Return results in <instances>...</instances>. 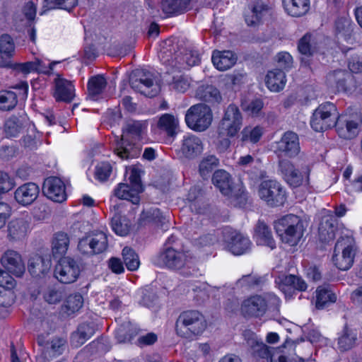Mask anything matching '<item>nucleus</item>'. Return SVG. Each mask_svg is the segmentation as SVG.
Listing matches in <instances>:
<instances>
[{
  "mask_svg": "<svg viewBox=\"0 0 362 362\" xmlns=\"http://www.w3.org/2000/svg\"><path fill=\"white\" fill-rule=\"evenodd\" d=\"M263 278L255 275L248 274L243 276L238 280V284L241 286H246L248 288H255L263 283Z\"/></svg>",
  "mask_w": 362,
  "mask_h": 362,
  "instance_id": "62",
  "label": "nucleus"
},
{
  "mask_svg": "<svg viewBox=\"0 0 362 362\" xmlns=\"http://www.w3.org/2000/svg\"><path fill=\"white\" fill-rule=\"evenodd\" d=\"M279 168L286 182L293 187H297L304 182H308L311 167L309 162L300 165V169H298L288 160H280Z\"/></svg>",
  "mask_w": 362,
  "mask_h": 362,
  "instance_id": "9",
  "label": "nucleus"
},
{
  "mask_svg": "<svg viewBox=\"0 0 362 362\" xmlns=\"http://www.w3.org/2000/svg\"><path fill=\"white\" fill-rule=\"evenodd\" d=\"M159 258L166 267L173 269L189 267L192 261V257L188 252L178 251L171 247H167Z\"/></svg>",
  "mask_w": 362,
  "mask_h": 362,
  "instance_id": "18",
  "label": "nucleus"
},
{
  "mask_svg": "<svg viewBox=\"0 0 362 362\" xmlns=\"http://www.w3.org/2000/svg\"><path fill=\"white\" fill-rule=\"evenodd\" d=\"M212 62L220 71L231 68L237 62L235 54L230 50H214L212 54Z\"/></svg>",
  "mask_w": 362,
  "mask_h": 362,
  "instance_id": "29",
  "label": "nucleus"
},
{
  "mask_svg": "<svg viewBox=\"0 0 362 362\" xmlns=\"http://www.w3.org/2000/svg\"><path fill=\"white\" fill-rule=\"evenodd\" d=\"M192 0H162L160 8L167 15H179L187 11Z\"/></svg>",
  "mask_w": 362,
  "mask_h": 362,
  "instance_id": "32",
  "label": "nucleus"
},
{
  "mask_svg": "<svg viewBox=\"0 0 362 362\" xmlns=\"http://www.w3.org/2000/svg\"><path fill=\"white\" fill-rule=\"evenodd\" d=\"M15 186V182L9 175L4 172H0V194L10 191Z\"/></svg>",
  "mask_w": 362,
  "mask_h": 362,
  "instance_id": "64",
  "label": "nucleus"
},
{
  "mask_svg": "<svg viewBox=\"0 0 362 362\" xmlns=\"http://www.w3.org/2000/svg\"><path fill=\"white\" fill-rule=\"evenodd\" d=\"M241 134L243 141H249L252 143H257L262 136L263 129L259 126L254 128L246 127L243 129Z\"/></svg>",
  "mask_w": 362,
  "mask_h": 362,
  "instance_id": "55",
  "label": "nucleus"
},
{
  "mask_svg": "<svg viewBox=\"0 0 362 362\" xmlns=\"http://www.w3.org/2000/svg\"><path fill=\"white\" fill-rule=\"evenodd\" d=\"M327 83L337 91L351 92L356 87L354 75L346 69H337L329 72L327 75Z\"/></svg>",
  "mask_w": 362,
  "mask_h": 362,
  "instance_id": "17",
  "label": "nucleus"
},
{
  "mask_svg": "<svg viewBox=\"0 0 362 362\" xmlns=\"http://www.w3.org/2000/svg\"><path fill=\"white\" fill-rule=\"evenodd\" d=\"M28 125V122L23 117L11 116L4 124V133L6 137L12 138L23 134Z\"/></svg>",
  "mask_w": 362,
  "mask_h": 362,
  "instance_id": "31",
  "label": "nucleus"
},
{
  "mask_svg": "<svg viewBox=\"0 0 362 362\" xmlns=\"http://www.w3.org/2000/svg\"><path fill=\"white\" fill-rule=\"evenodd\" d=\"M123 262L131 272L138 269L140 260L138 254L131 247H124L122 252Z\"/></svg>",
  "mask_w": 362,
  "mask_h": 362,
  "instance_id": "47",
  "label": "nucleus"
},
{
  "mask_svg": "<svg viewBox=\"0 0 362 362\" xmlns=\"http://www.w3.org/2000/svg\"><path fill=\"white\" fill-rule=\"evenodd\" d=\"M224 238L228 250L235 255H240L250 248L249 238L235 230H225Z\"/></svg>",
  "mask_w": 362,
  "mask_h": 362,
  "instance_id": "20",
  "label": "nucleus"
},
{
  "mask_svg": "<svg viewBox=\"0 0 362 362\" xmlns=\"http://www.w3.org/2000/svg\"><path fill=\"white\" fill-rule=\"evenodd\" d=\"M300 151L299 138L298 134L293 132H286L281 139L276 142V152L279 156L291 158L297 156Z\"/></svg>",
  "mask_w": 362,
  "mask_h": 362,
  "instance_id": "19",
  "label": "nucleus"
},
{
  "mask_svg": "<svg viewBox=\"0 0 362 362\" xmlns=\"http://www.w3.org/2000/svg\"><path fill=\"white\" fill-rule=\"evenodd\" d=\"M1 263L8 272L18 277L21 276L25 271L21 254L13 250H8L2 255Z\"/></svg>",
  "mask_w": 362,
  "mask_h": 362,
  "instance_id": "22",
  "label": "nucleus"
},
{
  "mask_svg": "<svg viewBox=\"0 0 362 362\" xmlns=\"http://www.w3.org/2000/svg\"><path fill=\"white\" fill-rule=\"evenodd\" d=\"M83 298L79 293H74L69 295L66 299L62 307L63 313L67 315H72L78 312L83 306Z\"/></svg>",
  "mask_w": 362,
  "mask_h": 362,
  "instance_id": "45",
  "label": "nucleus"
},
{
  "mask_svg": "<svg viewBox=\"0 0 362 362\" xmlns=\"http://www.w3.org/2000/svg\"><path fill=\"white\" fill-rule=\"evenodd\" d=\"M206 328V321L204 316L196 310L182 312L175 322L177 334L187 339L201 334Z\"/></svg>",
  "mask_w": 362,
  "mask_h": 362,
  "instance_id": "3",
  "label": "nucleus"
},
{
  "mask_svg": "<svg viewBox=\"0 0 362 362\" xmlns=\"http://www.w3.org/2000/svg\"><path fill=\"white\" fill-rule=\"evenodd\" d=\"M158 57L163 64L179 69L195 66L200 62L197 51L187 48L178 49V46L170 40L164 42Z\"/></svg>",
  "mask_w": 362,
  "mask_h": 362,
  "instance_id": "2",
  "label": "nucleus"
},
{
  "mask_svg": "<svg viewBox=\"0 0 362 362\" xmlns=\"http://www.w3.org/2000/svg\"><path fill=\"white\" fill-rule=\"evenodd\" d=\"M247 344L251 348L252 354L257 362H303L298 356L287 357L284 355H278L276 350L263 342L257 341L256 336L252 332L245 334Z\"/></svg>",
  "mask_w": 362,
  "mask_h": 362,
  "instance_id": "5",
  "label": "nucleus"
},
{
  "mask_svg": "<svg viewBox=\"0 0 362 362\" xmlns=\"http://www.w3.org/2000/svg\"><path fill=\"white\" fill-rule=\"evenodd\" d=\"M286 287L293 288L300 291H305L307 289V284L300 277L289 274L283 275L280 277L279 288L285 291Z\"/></svg>",
  "mask_w": 362,
  "mask_h": 362,
  "instance_id": "43",
  "label": "nucleus"
},
{
  "mask_svg": "<svg viewBox=\"0 0 362 362\" xmlns=\"http://www.w3.org/2000/svg\"><path fill=\"white\" fill-rule=\"evenodd\" d=\"M178 125V119L168 113L162 115L157 122V128L169 136H174L176 134Z\"/></svg>",
  "mask_w": 362,
  "mask_h": 362,
  "instance_id": "38",
  "label": "nucleus"
},
{
  "mask_svg": "<svg viewBox=\"0 0 362 362\" xmlns=\"http://www.w3.org/2000/svg\"><path fill=\"white\" fill-rule=\"evenodd\" d=\"M39 63L37 62H27L25 63H16L11 65L12 68L23 74H28L33 71H45L42 69H39Z\"/></svg>",
  "mask_w": 362,
  "mask_h": 362,
  "instance_id": "58",
  "label": "nucleus"
},
{
  "mask_svg": "<svg viewBox=\"0 0 362 362\" xmlns=\"http://www.w3.org/2000/svg\"><path fill=\"white\" fill-rule=\"evenodd\" d=\"M139 329L128 322L127 324H124L121 325L116 331V338L118 341L122 342H127L130 341L134 336L139 334Z\"/></svg>",
  "mask_w": 362,
  "mask_h": 362,
  "instance_id": "48",
  "label": "nucleus"
},
{
  "mask_svg": "<svg viewBox=\"0 0 362 362\" xmlns=\"http://www.w3.org/2000/svg\"><path fill=\"white\" fill-rule=\"evenodd\" d=\"M18 103L16 94L10 90L0 91V110L9 111L13 109Z\"/></svg>",
  "mask_w": 362,
  "mask_h": 362,
  "instance_id": "52",
  "label": "nucleus"
},
{
  "mask_svg": "<svg viewBox=\"0 0 362 362\" xmlns=\"http://www.w3.org/2000/svg\"><path fill=\"white\" fill-rule=\"evenodd\" d=\"M243 117L239 108L233 104L229 105L218 127L220 136L234 137L241 129Z\"/></svg>",
  "mask_w": 362,
  "mask_h": 362,
  "instance_id": "11",
  "label": "nucleus"
},
{
  "mask_svg": "<svg viewBox=\"0 0 362 362\" xmlns=\"http://www.w3.org/2000/svg\"><path fill=\"white\" fill-rule=\"evenodd\" d=\"M274 228L281 241L290 246L296 245L304 233L303 221L293 214H288L275 221Z\"/></svg>",
  "mask_w": 362,
  "mask_h": 362,
  "instance_id": "4",
  "label": "nucleus"
},
{
  "mask_svg": "<svg viewBox=\"0 0 362 362\" xmlns=\"http://www.w3.org/2000/svg\"><path fill=\"white\" fill-rule=\"evenodd\" d=\"M40 193L38 185L34 182L25 183L18 187L14 192V199L21 206L33 204Z\"/></svg>",
  "mask_w": 362,
  "mask_h": 362,
  "instance_id": "23",
  "label": "nucleus"
},
{
  "mask_svg": "<svg viewBox=\"0 0 362 362\" xmlns=\"http://www.w3.org/2000/svg\"><path fill=\"white\" fill-rule=\"evenodd\" d=\"M95 332L93 327L89 323H83L78 327L77 332L72 335V341L76 346L83 344Z\"/></svg>",
  "mask_w": 362,
  "mask_h": 362,
  "instance_id": "46",
  "label": "nucleus"
},
{
  "mask_svg": "<svg viewBox=\"0 0 362 362\" xmlns=\"http://www.w3.org/2000/svg\"><path fill=\"white\" fill-rule=\"evenodd\" d=\"M351 242L350 237H341L335 245L332 261L340 270L349 269L354 263L355 252Z\"/></svg>",
  "mask_w": 362,
  "mask_h": 362,
  "instance_id": "12",
  "label": "nucleus"
},
{
  "mask_svg": "<svg viewBox=\"0 0 362 362\" xmlns=\"http://www.w3.org/2000/svg\"><path fill=\"white\" fill-rule=\"evenodd\" d=\"M269 303L278 308L280 300L272 293H266L264 296H252L242 302L241 315L246 318H259L266 313Z\"/></svg>",
  "mask_w": 362,
  "mask_h": 362,
  "instance_id": "6",
  "label": "nucleus"
},
{
  "mask_svg": "<svg viewBox=\"0 0 362 362\" xmlns=\"http://www.w3.org/2000/svg\"><path fill=\"white\" fill-rule=\"evenodd\" d=\"M356 339V334L345 327L343 334L338 339V349L341 351H348L354 346Z\"/></svg>",
  "mask_w": 362,
  "mask_h": 362,
  "instance_id": "50",
  "label": "nucleus"
},
{
  "mask_svg": "<svg viewBox=\"0 0 362 362\" xmlns=\"http://www.w3.org/2000/svg\"><path fill=\"white\" fill-rule=\"evenodd\" d=\"M195 96L199 100L211 103H219L222 100L219 90L212 85L199 86L196 90Z\"/></svg>",
  "mask_w": 362,
  "mask_h": 362,
  "instance_id": "35",
  "label": "nucleus"
},
{
  "mask_svg": "<svg viewBox=\"0 0 362 362\" xmlns=\"http://www.w3.org/2000/svg\"><path fill=\"white\" fill-rule=\"evenodd\" d=\"M29 230V222L23 218L13 219L8 225V235L13 240L24 238Z\"/></svg>",
  "mask_w": 362,
  "mask_h": 362,
  "instance_id": "33",
  "label": "nucleus"
},
{
  "mask_svg": "<svg viewBox=\"0 0 362 362\" xmlns=\"http://www.w3.org/2000/svg\"><path fill=\"white\" fill-rule=\"evenodd\" d=\"M213 184L219 189L221 192L230 197H236L232 189V179L230 174L224 170H218L212 176Z\"/></svg>",
  "mask_w": 362,
  "mask_h": 362,
  "instance_id": "30",
  "label": "nucleus"
},
{
  "mask_svg": "<svg viewBox=\"0 0 362 362\" xmlns=\"http://www.w3.org/2000/svg\"><path fill=\"white\" fill-rule=\"evenodd\" d=\"M261 199L272 207L283 206L286 200V191L276 180H264L261 182L259 190Z\"/></svg>",
  "mask_w": 362,
  "mask_h": 362,
  "instance_id": "13",
  "label": "nucleus"
},
{
  "mask_svg": "<svg viewBox=\"0 0 362 362\" xmlns=\"http://www.w3.org/2000/svg\"><path fill=\"white\" fill-rule=\"evenodd\" d=\"M202 139L195 135H187L182 140L180 152L182 156L187 159H194L203 151Z\"/></svg>",
  "mask_w": 362,
  "mask_h": 362,
  "instance_id": "25",
  "label": "nucleus"
},
{
  "mask_svg": "<svg viewBox=\"0 0 362 362\" xmlns=\"http://www.w3.org/2000/svg\"><path fill=\"white\" fill-rule=\"evenodd\" d=\"M287 13L294 17L305 15L310 8V0H283Z\"/></svg>",
  "mask_w": 362,
  "mask_h": 362,
  "instance_id": "36",
  "label": "nucleus"
},
{
  "mask_svg": "<svg viewBox=\"0 0 362 362\" xmlns=\"http://www.w3.org/2000/svg\"><path fill=\"white\" fill-rule=\"evenodd\" d=\"M69 238L66 233L58 232L54 234L52 242V251L54 257L65 255L69 246Z\"/></svg>",
  "mask_w": 362,
  "mask_h": 362,
  "instance_id": "39",
  "label": "nucleus"
},
{
  "mask_svg": "<svg viewBox=\"0 0 362 362\" xmlns=\"http://www.w3.org/2000/svg\"><path fill=\"white\" fill-rule=\"evenodd\" d=\"M187 126L196 132H204L211 124L213 114L210 107L204 103L191 106L186 112Z\"/></svg>",
  "mask_w": 362,
  "mask_h": 362,
  "instance_id": "7",
  "label": "nucleus"
},
{
  "mask_svg": "<svg viewBox=\"0 0 362 362\" xmlns=\"http://www.w3.org/2000/svg\"><path fill=\"white\" fill-rule=\"evenodd\" d=\"M63 297L62 291L54 288H49L43 293L45 300L49 304L58 303L62 300Z\"/></svg>",
  "mask_w": 362,
  "mask_h": 362,
  "instance_id": "61",
  "label": "nucleus"
},
{
  "mask_svg": "<svg viewBox=\"0 0 362 362\" xmlns=\"http://www.w3.org/2000/svg\"><path fill=\"white\" fill-rule=\"evenodd\" d=\"M140 193L139 192H136L134 187L127 183H119L114 190L115 197L120 199L128 200L134 204H139L140 200L139 194Z\"/></svg>",
  "mask_w": 362,
  "mask_h": 362,
  "instance_id": "40",
  "label": "nucleus"
},
{
  "mask_svg": "<svg viewBox=\"0 0 362 362\" xmlns=\"http://www.w3.org/2000/svg\"><path fill=\"white\" fill-rule=\"evenodd\" d=\"M42 192L48 199L55 202L62 203L66 199L65 185L57 177H49L45 179Z\"/></svg>",
  "mask_w": 362,
  "mask_h": 362,
  "instance_id": "21",
  "label": "nucleus"
},
{
  "mask_svg": "<svg viewBox=\"0 0 362 362\" xmlns=\"http://www.w3.org/2000/svg\"><path fill=\"white\" fill-rule=\"evenodd\" d=\"M191 80L185 75L173 76L172 82L170 83L171 89L178 92L185 93L190 86Z\"/></svg>",
  "mask_w": 362,
  "mask_h": 362,
  "instance_id": "54",
  "label": "nucleus"
},
{
  "mask_svg": "<svg viewBox=\"0 0 362 362\" xmlns=\"http://www.w3.org/2000/svg\"><path fill=\"white\" fill-rule=\"evenodd\" d=\"M337 220L333 215H326L322 217L319 228V239L323 243H329L335 238Z\"/></svg>",
  "mask_w": 362,
  "mask_h": 362,
  "instance_id": "27",
  "label": "nucleus"
},
{
  "mask_svg": "<svg viewBox=\"0 0 362 362\" xmlns=\"http://www.w3.org/2000/svg\"><path fill=\"white\" fill-rule=\"evenodd\" d=\"M361 124V114L353 112L338 115L334 127L341 138L352 139L358 135Z\"/></svg>",
  "mask_w": 362,
  "mask_h": 362,
  "instance_id": "14",
  "label": "nucleus"
},
{
  "mask_svg": "<svg viewBox=\"0 0 362 362\" xmlns=\"http://www.w3.org/2000/svg\"><path fill=\"white\" fill-rule=\"evenodd\" d=\"M147 127L146 121L130 119L126 122L122 128L120 138L115 141V153L121 159H132L138 157L141 148L135 141L141 139Z\"/></svg>",
  "mask_w": 362,
  "mask_h": 362,
  "instance_id": "1",
  "label": "nucleus"
},
{
  "mask_svg": "<svg viewBox=\"0 0 362 362\" xmlns=\"http://www.w3.org/2000/svg\"><path fill=\"white\" fill-rule=\"evenodd\" d=\"M317 42L312 34L308 33L298 40V50L301 54L310 57L317 52Z\"/></svg>",
  "mask_w": 362,
  "mask_h": 362,
  "instance_id": "42",
  "label": "nucleus"
},
{
  "mask_svg": "<svg viewBox=\"0 0 362 362\" xmlns=\"http://www.w3.org/2000/svg\"><path fill=\"white\" fill-rule=\"evenodd\" d=\"M218 159L213 155L204 157L199 165V173L204 179H207L213 170L218 166Z\"/></svg>",
  "mask_w": 362,
  "mask_h": 362,
  "instance_id": "49",
  "label": "nucleus"
},
{
  "mask_svg": "<svg viewBox=\"0 0 362 362\" xmlns=\"http://www.w3.org/2000/svg\"><path fill=\"white\" fill-rule=\"evenodd\" d=\"M49 9L59 8L64 10H71L77 4V0H45Z\"/></svg>",
  "mask_w": 362,
  "mask_h": 362,
  "instance_id": "60",
  "label": "nucleus"
},
{
  "mask_svg": "<svg viewBox=\"0 0 362 362\" xmlns=\"http://www.w3.org/2000/svg\"><path fill=\"white\" fill-rule=\"evenodd\" d=\"M112 172V167L108 162H101L95 167V175L96 179L103 182L107 180Z\"/></svg>",
  "mask_w": 362,
  "mask_h": 362,
  "instance_id": "59",
  "label": "nucleus"
},
{
  "mask_svg": "<svg viewBox=\"0 0 362 362\" xmlns=\"http://www.w3.org/2000/svg\"><path fill=\"white\" fill-rule=\"evenodd\" d=\"M112 228L119 235H127L129 232V221L119 214H115L111 221Z\"/></svg>",
  "mask_w": 362,
  "mask_h": 362,
  "instance_id": "51",
  "label": "nucleus"
},
{
  "mask_svg": "<svg viewBox=\"0 0 362 362\" xmlns=\"http://www.w3.org/2000/svg\"><path fill=\"white\" fill-rule=\"evenodd\" d=\"M337 116V109L333 103H322L314 111L310 125L315 132L326 131L334 127Z\"/></svg>",
  "mask_w": 362,
  "mask_h": 362,
  "instance_id": "8",
  "label": "nucleus"
},
{
  "mask_svg": "<svg viewBox=\"0 0 362 362\" xmlns=\"http://www.w3.org/2000/svg\"><path fill=\"white\" fill-rule=\"evenodd\" d=\"M337 300V296L329 288L319 286L316 290L315 306L317 309H323Z\"/></svg>",
  "mask_w": 362,
  "mask_h": 362,
  "instance_id": "41",
  "label": "nucleus"
},
{
  "mask_svg": "<svg viewBox=\"0 0 362 362\" xmlns=\"http://www.w3.org/2000/svg\"><path fill=\"white\" fill-rule=\"evenodd\" d=\"M266 84L271 91L281 90L286 84L285 73L279 69L269 71L266 76Z\"/></svg>",
  "mask_w": 362,
  "mask_h": 362,
  "instance_id": "37",
  "label": "nucleus"
},
{
  "mask_svg": "<svg viewBox=\"0 0 362 362\" xmlns=\"http://www.w3.org/2000/svg\"><path fill=\"white\" fill-rule=\"evenodd\" d=\"M74 95V86L72 83L58 76L54 79V97L56 100L70 103Z\"/></svg>",
  "mask_w": 362,
  "mask_h": 362,
  "instance_id": "26",
  "label": "nucleus"
},
{
  "mask_svg": "<svg viewBox=\"0 0 362 362\" xmlns=\"http://www.w3.org/2000/svg\"><path fill=\"white\" fill-rule=\"evenodd\" d=\"M255 233L258 245H266L271 249L276 247V243L273 238L272 231L265 223L259 221L256 225Z\"/></svg>",
  "mask_w": 362,
  "mask_h": 362,
  "instance_id": "34",
  "label": "nucleus"
},
{
  "mask_svg": "<svg viewBox=\"0 0 362 362\" xmlns=\"http://www.w3.org/2000/svg\"><path fill=\"white\" fill-rule=\"evenodd\" d=\"M51 261L39 255L31 256L28 261V269L35 278L44 277L50 270Z\"/></svg>",
  "mask_w": 362,
  "mask_h": 362,
  "instance_id": "28",
  "label": "nucleus"
},
{
  "mask_svg": "<svg viewBox=\"0 0 362 362\" xmlns=\"http://www.w3.org/2000/svg\"><path fill=\"white\" fill-rule=\"evenodd\" d=\"M273 4L269 0H252L245 13V21L249 26H256L262 18L269 14Z\"/></svg>",
  "mask_w": 362,
  "mask_h": 362,
  "instance_id": "16",
  "label": "nucleus"
},
{
  "mask_svg": "<svg viewBox=\"0 0 362 362\" xmlns=\"http://www.w3.org/2000/svg\"><path fill=\"white\" fill-rule=\"evenodd\" d=\"M15 51V45L12 37L7 35H2L0 37V52L2 57H10Z\"/></svg>",
  "mask_w": 362,
  "mask_h": 362,
  "instance_id": "56",
  "label": "nucleus"
},
{
  "mask_svg": "<svg viewBox=\"0 0 362 362\" xmlns=\"http://www.w3.org/2000/svg\"><path fill=\"white\" fill-rule=\"evenodd\" d=\"M142 218L160 227H163L167 222L166 217L158 209H154L148 211L147 217H143Z\"/></svg>",
  "mask_w": 362,
  "mask_h": 362,
  "instance_id": "57",
  "label": "nucleus"
},
{
  "mask_svg": "<svg viewBox=\"0 0 362 362\" xmlns=\"http://www.w3.org/2000/svg\"><path fill=\"white\" fill-rule=\"evenodd\" d=\"M355 25L349 17H340L334 24V34L338 41L343 40L352 45L354 41Z\"/></svg>",
  "mask_w": 362,
  "mask_h": 362,
  "instance_id": "24",
  "label": "nucleus"
},
{
  "mask_svg": "<svg viewBox=\"0 0 362 362\" xmlns=\"http://www.w3.org/2000/svg\"><path fill=\"white\" fill-rule=\"evenodd\" d=\"M93 245L94 255L100 254L107 248V237L103 232H99L88 236Z\"/></svg>",
  "mask_w": 362,
  "mask_h": 362,
  "instance_id": "53",
  "label": "nucleus"
},
{
  "mask_svg": "<svg viewBox=\"0 0 362 362\" xmlns=\"http://www.w3.org/2000/svg\"><path fill=\"white\" fill-rule=\"evenodd\" d=\"M131 87L137 92L152 98L160 92V86L155 82L153 74L144 70H136L129 78Z\"/></svg>",
  "mask_w": 362,
  "mask_h": 362,
  "instance_id": "10",
  "label": "nucleus"
},
{
  "mask_svg": "<svg viewBox=\"0 0 362 362\" xmlns=\"http://www.w3.org/2000/svg\"><path fill=\"white\" fill-rule=\"evenodd\" d=\"M16 286L15 279L6 272L1 269L0 272V289L11 291Z\"/></svg>",
  "mask_w": 362,
  "mask_h": 362,
  "instance_id": "63",
  "label": "nucleus"
},
{
  "mask_svg": "<svg viewBox=\"0 0 362 362\" xmlns=\"http://www.w3.org/2000/svg\"><path fill=\"white\" fill-rule=\"evenodd\" d=\"M81 272L78 262L72 257L60 258L54 269V276L62 284L75 282Z\"/></svg>",
  "mask_w": 362,
  "mask_h": 362,
  "instance_id": "15",
  "label": "nucleus"
},
{
  "mask_svg": "<svg viewBox=\"0 0 362 362\" xmlns=\"http://www.w3.org/2000/svg\"><path fill=\"white\" fill-rule=\"evenodd\" d=\"M106 85V80L103 76L97 75L90 78L88 83V90L91 98L98 100Z\"/></svg>",
  "mask_w": 362,
  "mask_h": 362,
  "instance_id": "44",
  "label": "nucleus"
}]
</instances>
